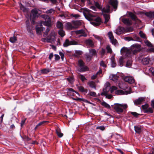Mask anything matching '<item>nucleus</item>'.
Returning a JSON list of instances; mask_svg holds the SVG:
<instances>
[{
	"label": "nucleus",
	"instance_id": "1",
	"mask_svg": "<svg viewBox=\"0 0 154 154\" xmlns=\"http://www.w3.org/2000/svg\"><path fill=\"white\" fill-rule=\"evenodd\" d=\"M140 50V45L138 44H135L132 45L130 48L123 47L121 50V53L123 56L129 57L135 54Z\"/></svg>",
	"mask_w": 154,
	"mask_h": 154
},
{
	"label": "nucleus",
	"instance_id": "2",
	"mask_svg": "<svg viewBox=\"0 0 154 154\" xmlns=\"http://www.w3.org/2000/svg\"><path fill=\"white\" fill-rule=\"evenodd\" d=\"M91 12L87 10L83 14L85 18L90 21L91 24L95 26L99 25L101 23V19L99 17H96Z\"/></svg>",
	"mask_w": 154,
	"mask_h": 154
},
{
	"label": "nucleus",
	"instance_id": "3",
	"mask_svg": "<svg viewBox=\"0 0 154 154\" xmlns=\"http://www.w3.org/2000/svg\"><path fill=\"white\" fill-rule=\"evenodd\" d=\"M114 107L115 110L119 114H120L123 112L124 110L126 109L128 107V105L126 104L115 103Z\"/></svg>",
	"mask_w": 154,
	"mask_h": 154
},
{
	"label": "nucleus",
	"instance_id": "4",
	"mask_svg": "<svg viewBox=\"0 0 154 154\" xmlns=\"http://www.w3.org/2000/svg\"><path fill=\"white\" fill-rule=\"evenodd\" d=\"M78 66L80 67L79 71L80 72H84L88 70V68L86 66H84V63L82 60L78 61Z\"/></svg>",
	"mask_w": 154,
	"mask_h": 154
},
{
	"label": "nucleus",
	"instance_id": "5",
	"mask_svg": "<svg viewBox=\"0 0 154 154\" xmlns=\"http://www.w3.org/2000/svg\"><path fill=\"white\" fill-rule=\"evenodd\" d=\"M108 35L110 40L111 42L113 45H117V40L114 38L112 32H109L108 33Z\"/></svg>",
	"mask_w": 154,
	"mask_h": 154
},
{
	"label": "nucleus",
	"instance_id": "6",
	"mask_svg": "<svg viewBox=\"0 0 154 154\" xmlns=\"http://www.w3.org/2000/svg\"><path fill=\"white\" fill-rule=\"evenodd\" d=\"M55 34L54 31H52L50 35V38H45L42 39L43 41H46L47 42H50L51 40L53 41L55 38Z\"/></svg>",
	"mask_w": 154,
	"mask_h": 154
},
{
	"label": "nucleus",
	"instance_id": "7",
	"mask_svg": "<svg viewBox=\"0 0 154 154\" xmlns=\"http://www.w3.org/2000/svg\"><path fill=\"white\" fill-rule=\"evenodd\" d=\"M124 80L129 84H133L135 83V80L132 76H127L123 78Z\"/></svg>",
	"mask_w": 154,
	"mask_h": 154
},
{
	"label": "nucleus",
	"instance_id": "8",
	"mask_svg": "<svg viewBox=\"0 0 154 154\" xmlns=\"http://www.w3.org/2000/svg\"><path fill=\"white\" fill-rule=\"evenodd\" d=\"M77 42L74 41H70L68 39H66L65 42L63 44V46L64 47H67L68 46L71 45H77Z\"/></svg>",
	"mask_w": 154,
	"mask_h": 154
},
{
	"label": "nucleus",
	"instance_id": "9",
	"mask_svg": "<svg viewBox=\"0 0 154 154\" xmlns=\"http://www.w3.org/2000/svg\"><path fill=\"white\" fill-rule=\"evenodd\" d=\"M139 60H141V62L143 64L146 65L149 63V61L150 60V59L149 57H140Z\"/></svg>",
	"mask_w": 154,
	"mask_h": 154
},
{
	"label": "nucleus",
	"instance_id": "10",
	"mask_svg": "<svg viewBox=\"0 0 154 154\" xmlns=\"http://www.w3.org/2000/svg\"><path fill=\"white\" fill-rule=\"evenodd\" d=\"M145 100V98L143 97H140L138 99H136L134 101V103L135 105H140Z\"/></svg>",
	"mask_w": 154,
	"mask_h": 154
},
{
	"label": "nucleus",
	"instance_id": "11",
	"mask_svg": "<svg viewBox=\"0 0 154 154\" xmlns=\"http://www.w3.org/2000/svg\"><path fill=\"white\" fill-rule=\"evenodd\" d=\"M41 11L38 9L34 8L32 10L31 12L32 15L33 17L35 18L37 16L38 13H41Z\"/></svg>",
	"mask_w": 154,
	"mask_h": 154
},
{
	"label": "nucleus",
	"instance_id": "12",
	"mask_svg": "<svg viewBox=\"0 0 154 154\" xmlns=\"http://www.w3.org/2000/svg\"><path fill=\"white\" fill-rule=\"evenodd\" d=\"M109 3L114 9H116L117 7L118 4L117 0H109Z\"/></svg>",
	"mask_w": 154,
	"mask_h": 154
},
{
	"label": "nucleus",
	"instance_id": "13",
	"mask_svg": "<svg viewBox=\"0 0 154 154\" xmlns=\"http://www.w3.org/2000/svg\"><path fill=\"white\" fill-rule=\"evenodd\" d=\"M116 33L117 35H120L124 33L125 31V29L122 27H119L116 30Z\"/></svg>",
	"mask_w": 154,
	"mask_h": 154
},
{
	"label": "nucleus",
	"instance_id": "14",
	"mask_svg": "<svg viewBox=\"0 0 154 154\" xmlns=\"http://www.w3.org/2000/svg\"><path fill=\"white\" fill-rule=\"evenodd\" d=\"M77 34H80V36H84L86 37L87 36V34L85 33V31L83 29L76 30L75 31Z\"/></svg>",
	"mask_w": 154,
	"mask_h": 154
},
{
	"label": "nucleus",
	"instance_id": "15",
	"mask_svg": "<svg viewBox=\"0 0 154 154\" xmlns=\"http://www.w3.org/2000/svg\"><path fill=\"white\" fill-rule=\"evenodd\" d=\"M122 21L127 26H130L132 23L131 20L128 18H123L122 19Z\"/></svg>",
	"mask_w": 154,
	"mask_h": 154
},
{
	"label": "nucleus",
	"instance_id": "16",
	"mask_svg": "<svg viewBox=\"0 0 154 154\" xmlns=\"http://www.w3.org/2000/svg\"><path fill=\"white\" fill-rule=\"evenodd\" d=\"M111 8L110 6L107 5L103 8L102 11L103 13H110L111 12Z\"/></svg>",
	"mask_w": 154,
	"mask_h": 154
},
{
	"label": "nucleus",
	"instance_id": "17",
	"mask_svg": "<svg viewBox=\"0 0 154 154\" xmlns=\"http://www.w3.org/2000/svg\"><path fill=\"white\" fill-rule=\"evenodd\" d=\"M85 43L89 47L93 48L94 47V43L93 42L91 39H88L85 41Z\"/></svg>",
	"mask_w": 154,
	"mask_h": 154
},
{
	"label": "nucleus",
	"instance_id": "18",
	"mask_svg": "<svg viewBox=\"0 0 154 154\" xmlns=\"http://www.w3.org/2000/svg\"><path fill=\"white\" fill-rule=\"evenodd\" d=\"M75 91L72 88H69L68 89L67 91V94L68 95L74 96H75Z\"/></svg>",
	"mask_w": 154,
	"mask_h": 154
},
{
	"label": "nucleus",
	"instance_id": "19",
	"mask_svg": "<svg viewBox=\"0 0 154 154\" xmlns=\"http://www.w3.org/2000/svg\"><path fill=\"white\" fill-rule=\"evenodd\" d=\"M109 78L111 80L116 82L118 80L119 76L116 75H111L109 76Z\"/></svg>",
	"mask_w": 154,
	"mask_h": 154
},
{
	"label": "nucleus",
	"instance_id": "20",
	"mask_svg": "<svg viewBox=\"0 0 154 154\" xmlns=\"http://www.w3.org/2000/svg\"><path fill=\"white\" fill-rule=\"evenodd\" d=\"M43 24L45 26H50L51 25V19L50 17H48L47 19H45V21L43 23Z\"/></svg>",
	"mask_w": 154,
	"mask_h": 154
},
{
	"label": "nucleus",
	"instance_id": "21",
	"mask_svg": "<svg viewBox=\"0 0 154 154\" xmlns=\"http://www.w3.org/2000/svg\"><path fill=\"white\" fill-rule=\"evenodd\" d=\"M145 15L149 18H154V11L146 12L145 13Z\"/></svg>",
	"mask_w": 154,
	"mask_h": 154
},
{
	"label": "nucleus",
	"instance_id": "22",
	"mask_svg": "<svg viewBox=\"0 0 154 154\" xmlns=\"http://www.w3.org/2000/svg\"><path fill=\"white\" fill-rule=\"evenodd\" d=\"M134 130L136 133L140 134L142 131L141 127L140 126H134Z\"/></svg>",
	"mask_w": 154,
	"mask_h": 154
},
{
	"label": "nucleus",
	"instance_id": "23",
	"mask_svg": "<svg viewBox=\"0 0 154 154\" xmlns=\"http://www.w3.org/2000/svg\"><path fill=\"white\" fill-rule=\"evenodd\" d=\"M119 86L120 88L124 90H125L128 88L127 85L124 83H119Z\"/></svg>",
	"mask_w": 154,
	"mask_h": 154
},
{
	"label": "nucleus",
	"instance_id": "24",
	"mask_svg": "<svg viewBox=\"0 0 154 154\" xmlns=\"http://www.w3.org/2000/svg\"><path fill=\"white\" fill-rule=\"evenodd\" d=\"M48 122V121H45L40 122L35 126V129H37L39 126H43L45 125L46 123Z\"/></svg>",
	"mask_w": 154,
	"mask_h": 154
},
{
	"label": "nucleus",
	"instance_id": "25",
	"mask_svg": "<svg viewBox=\"0 0 154 154\" xmlns=\"http://www.w3.org/2000/svg\"><path fill=\"white\" fill-rule=\"evenodd\" d=\"M89 52L91 55L95 56L97 54V52L96 50L94 49H90L89 50Z\"/></svg>",
	"mask_w": 154,
	"mask_h": 154
},
{
	"label": "nucleus",
	"instance_id": "26",
	"mask_svg": "<svg viewBox=\"0 0 154 154\" xmlns=\"http://www.w3.org/2000/svg\"><path fill=\"white\" fill-rule=\"evenodd\" d=\"M103 15L105 19L104 23H106L110 18V15L109 14L104 13H103Z\"/></svg>",
	"mask_w": 154,
	"mask_h": 154
},
{
	"label": "nucleus",
	"instance_id": "27",
	"mask_svg": "<svg viewBox=\"0 0 154 154\" xmlns=\"http://www.w3.org/2000/svg\"><path fill=\"white\" fill-rule=\"evenodd\" d=\"M88 84L91 88L96 89L95 83L94 82L92 81H89L88 82Z\"/></svg>",
	"mask_w": 154,
	"mask_h": 154
},
{
	"label": "nucleus",
	"instance_id": "28",
	"mask_svg": "<svg viewBox=\"0 0 154 154\" xmlns=\"http://www.w3.org/2000/svg\"><path fill=\"white\" fill-rule=\"evenodd\" d=\"M102 70L101 69H100L99 71L98 72H97L96 74H94L93 75H92L91 76V79H95L97 78V75H100V74L102 73Z\"/></svg>",
	"mask_w": 154,
	"mask_h": 154
},
{
	"label": "nucleus",
	"instance_id": "29",
	"mask_svg": "<svg viewBox=\"0 0 154 154\" xmlns=\"http://www.w3.org/2000/svg\"><path fill=\"white\" fill-rule=\"evenodd\" d=\"M101 95H104L106 96V97L108 99H110L112 97V96L111 94H107V92L104 91L101 93Z\"/></svg>",
	"mask_w": 154,
	"mask_h": 154
},
{
	"label": "nucleus",
	"instance_id": "30",
	"mask_svg": "<svg viewBox=\"0 0 154 154\" xmlns=\"http://www.w3.org/2000/svg\"><path fill=\"white\" fill-rule=\"evenodd\" d=\"M124 59V57H121L119 58V65L121 66H123V63H124L123 60Z\"/></svg>",
	"mask_w": 154,
	"mask_h": 154
},
{
	"label": "nucleus",
	"instance_id": "31",
	"mask_svg": "<svg viewBox=\"0 0 154 154\" xmlns=\"http://www.w3.org/2000/svg\"><path fill=\"white\" fill-rule=\"evenodd\" d=\"M129 15L131 17V18L134 21H136L137 19V18L136 16L131 12L129 13Z\"/></svg>",
	"mask_w": 154,
	"mask_h": 154
},
{
	"label": "nucleus",
	"instance_id": "32",
	"mask_svg": "<svg viewBox=\"0 0 154 154\" xmlns=\"http://www.w3.org/2000/svg\"><path fill=\"white\" fill-rule=\"evenodd\" d=\"M85 58L87 62H89L92 59V56L90 54H86L85 55Z\"/></svg>",
	"mask_w": 154,
	"mask_h": 154
},
{
	"label": "nucleus",
	"instance_id": "33",
	"mask_svg": "<svg viewBox=\"0 0 154 154\" xmlns=\"http://www.w3.org/2000/svg\"><path fill=\"white\" fill-rule=\"evenodd\" d=\"M56 26L57 28L62 29L63 28V25L62 23L58 21L56 24Z\"/></svg>",
	"mask_w": 154,
	"mask_h": 154
},
{
	"label": "nucleus",
	"instance_id": "34",
	"mask_svg": "<svg viewBox=\"0 0 154 154\" xmlns=\"http://www.w3.org/2000/svg\"><path fill=\"white\" fill-rule=\"evenodd\" d=\"M79 90L82 92L87 93L88 91V90L86 89H85L84 87L82 86H79L78 88Z\"/></svg>",
	"mask_w": 154,
	"mask_h": 154
},
{
	"label": "nucleus",
	"instance_id": "35",
	"mask_svg": "<svg viewBox=\"0 0 154 154\" xmlns=\"http://www.w3.org/2000/svg\"><path fill=\"white\" fill-rule=\"evenodd\" d=\"M58 33L61 37H63L65 35V32L62 29H60L58 31Z\"/></svg>",
	"mask_w": 154,
	"mask_h": 154
},
{
	"label": "nucleus",
	"instance_id": "36",
	"mask_svg": "<svg viewBox=\"0 0 154 154\" xmlns=\"http://www.w3.org/2000/svg\"><path fill=\"white\" fill-rule=\"evenodd\" d=\"M17 40V38L16 37L14 36L10 38L9 41L11 43H14Z\"/></svg>",
	"mask_w": 154,
	"mask_h": 154
},
{
	"label": "nucleus",
	"instance_id": "37",
	"mask_svg": "<svg viewBox=\"0 0 154 154\" xmlns=\"http://www.w3.org/2000/svg\"><path fill=\"white\" fill-rule=\"evenodd\" d=\"M36 31L37 33L38 34H40L42 31V28L41 27H36Z\"/></svg>",
	"mask_w": 154,
	"mask_h": 154
},
{
	"label": "nucleus",
	"instance_id": "38",
	"mask_svg": "<svg viewBox=\"0 0 154 154\" xmlns=\"http://www.w3.org/2000/svg\"><path fill=\"white\" fill-rule=\"evenodd\" d=\"M50 70L48 69H45L41 70V72L43 74H46L49 72Z\"/></svg>",
	"mask_w": 154,
	"mask_h": 154
},
{
	"label": "nucleus",
	"instance_id": "39",
	"mask_svg": "<svg viewBox=\"0 0 154 154\" xmlns=\"http://www.w3.org/2000/svg\"><path fill=\"white\" fill-rule=\"evenodd\" d=\"M56 131L57 135L59 137H61L63 136V134L60 132L59 128H57L56 130Z\"/></svg>",
	"mask_w": 154,
	"mask_h": 154
},
{
	"label": "nucleus",
	"instance_id": "40",
	"mask_svg": "<svg viewBox=\"0 0 154 154\" xmlns=\"http://www.w3.org/2000/svg\"><path fill=\"white\" fill-rule=\"evenodd\" d=\"M115 93L116 94L118 95H122L125 94L124 91L122 90H118L116 91Z\"/></svg>",
	"mask_w": 154,
	"mask_h": 154
},
{
	"label": "nucleus",
	"instance_id": "41",
	"mask_svg": "<svg viewBox=\"0 0 154 154\" xmlns=\"http://www.w3.org/2000/svg\"><path fill=\"white\" fill-rule=\"evenodd\" d=\"M94 5L96 7V8L99 9H101V5L98 2L94 1Z\"/></svg>",
	"mask_w": 154,
	"mask_h": 154
},
{
	"label": "nucleus",
	"instance_id": "42",
	"mask_svg": "<svg viewBox=\"0 0 154 154\" xmlns=\"http://www.w3.org/2000/svg\"><path fill=\"white\" fill-rule=\"evenodd\" d=\"M20 9L22 10L24 12H27L28 10L22 5L21 4L20 5Z\"/></svg>",
	"mask_w": 154,
	"mask_h": 154
},
{
	"label": "nucleus",
	"instance_id": "43",
	"mask_svg": "<svg viewBox=\"0 0 154 154\" xmlns=\"http://www.w3.org/2000/svg\"><path fill=\"white\" fill-rule=\"evenodd\" d=\"M101 104L103 106L105 107L108 108H110V106L107 103H106V102L104 101L103 102L101 103Z\"/></svg>",
	"mask_w": 154,
	"mask_h": 154
},
{
	"label": "nucleus",
	"instance_id": "44",
	"mask_svg": "<svg viewBox=\"0 0 154 154\" xmlns=\"http://www.w3.org/2000/svg\"><path fill=\"white\" fill-rule=\"evenodd\" d=\"M145 43V44L148 47H152V45L151 44V43L148 40H145L144 41Z\"/></svg>",
	"mask_w": 154,
	"mask_h": 154
},
{
	"label": "nucleus",
	"instance_id": "45",
	"mask_svg": "<svg viewBox=\"0 0 154 154\" xmlns=\"http://www.w3.org/2000/svg\"><path fill=\"white\" fill-rule=\"evenodd\" d=\"M145 112L146 113H153V110L150 107H149L145 111Z\"/></svg>",
	"mask_w": 154,
	"mask_h": 154
},
{
	"label": "nucleus",
	"instance_id": "46",
	"mask_svg": "<svg viewBox=\"0 0 154 154\" xmlns=\"http://www.w3.org/2000/svg\"><path fill=\"white\" fill-rule=\"evenodd\" d=\"M133 41H135L137 42H140V38L137 35H134L133 37Z\"/></svg>",
	"mask_w": 154,
	"mask_h": 154
},
{
	"label": "nucleus",
	"instance_id": "47",
	"mask_svg": "<svg viewBox=\"0 0 154 154\" xmlns=\"http://www.w3.org/2000/svg\"><path fill=\"white\" fill-rule=\"evenodd\" d=\"M79 78L82 82H84L85 80H86L85 76L81 74H79Z\"/></svg>",
	"mask_w": 154,
	"mask_h": 154
},
{
	"label": "nucleus",
	"instance_id": "48",
	"mask_svg": "<svg viewBox=\"0 0 154 154\" xmlns=\"http://www.w3.org/2000/svg\"><path fill=\"white\" fill-rule=\"evenodd\" d=\"M132 64V62L130 60H128L126 63V66L127 67H130Z\"/></svg>",
	"mask_w": 154,
	"mask_h": 154
},
{
	"label": "nucleus",
	"instance_id": "49",
	"mask_svg": "<svg viewBox=\"0 0 154 154\" xmlns=\"http://www.w3.org/2000/svg\"><path fill=\"white\" fill-rule=\"evenodd\" d=\"M139 34H140V36L142 38H146V36H145V34L141 31H140L139 32Z\"/></svg>",
	"mask_w": 154,
	"mask_h": 154
},
{
	"label": "nucleus",
	"instance_id": "50",
	"mask_svg": "<svg viewBox=\"0 0 154 154\" xmlns=\"http://www.w3.org/2000/svg\"><path fill=\"white\" fill-rule=\"evenodd\" d=\"M117 89V88L115 86H112L110 89V92L112 93L114 90H116Z\"/></svg>",
	"mask_w": 154,
	"mask_h": 154
},
{
	"label": "nucleus",
	"instance_id": "51",
	"mask_svg": "<svg viewBox=\"0 0 154 154\" xmlns=\"http://www.w3.org/2000/svg\"><path fill=\"white\" fill-rule=\"evenodd\" d=\"M149 72H151L152 75L154 76V68L151 67L149 69Z\"/></svg>",
	"mask_w": 154,
	"mask_h": 154
},
{
	"label": "nucleus",
	"instance_id": "52",
	"mask_svg": "<svg viewBox=\"0 0 154 154\" xmlns=\"http://www.w3.org/2000/svg\"><path fill=\"white\" fill-rule=\"evenodd\" d=\"M66 26L68 28L70 29H72L74 27L72 25V24L69 23H67L66 24Z\"/></svg>",
	"mask_w": 154,
	"mask_h": 154
},
{
	"label": "nucleus",
	"instance_id": "53",
	"mask_svg": "<svg viewBox=\"0 0 154 154\" xmlns=\"http://www.w3.org/2000/svg\"><path fill=\"white\" fill-rule=\"evenodd\" d=\"M50 30V28L49 27L47 28L45 32L44 33L43 36L44 37L48 35V32Z\"/></svg>",
	"mask_w": 154,
	"mask_h": 154
},
{
	"label": "nucleus",
	"instance_id": "54",
	"mask_svg": "<svg viewBox=\"0 0 154 154\" xmlns=\"http://www.w3.org/2000/svg\"><path fill=\"white\" fill-rule=\"evenodd\" d=\"M59 54L61 56V58L62 61H64V54L63 52L60 51Z\"/></svg>",
	"mask_w": 154,
	"mask_h": 154
},
{
	"label": "nucleus",
	"instance_id": "55",
	"mask_svg": "<svg viewBox=\"0 0 154 154\" xmlns=\"http://www.w3.org/2000/svg\"><path fill=\"white\" fill-rule=\"evenodd\" d=\"M114 59L113 58L111 60V66L112 67H114L116 66V63L114 61Z\"/></svg>",
	"mask_w": 154,
	"mask_h": 154
},
{
	"label": "nucleus",
	"instance_id": "56",
	"mask_svg": "<svg viewBox=\"0 0 154 154\" xmlns=\"http://www.w3.org/2000/svg\"><path fill=\"white\" fill-rule=\"evenodd\" d=\"M105 129V127L103 126H97L96 128V129H100L102 131H103Z\"/></svg>",
	"mask_w": 154,
	"mask_h": 154
},
{
	"label": "nucleus",
	"instance_id": "57",
	"mask_svg": "<svg viewBox=\"0 0 154 154\" xmlns=\"http://www.w3.org/2000/svg\"><path fill=\"white\" fill-rule=\"evenodd\" d=\"M93 35L96 39H97L99 41H100V42L101 41L102 38L101 37H100L99 36L95 35Z\"/></svg>",
	"mask_w": 154,
	"mask_h": 154
},
{
	"label": "nucleus",
	"instance_id": "58",
	"mask_svg": "<svg viewBox=\"0 0 154 154\" xmlns=\"http://www.w3.org/2000/svg\"><path fill=\"white\" fill-rule=\"evenodd\" d=\"M89 95L93 97L96 96V93L94 92H90L89 93Z\"/></svg>",
	"mask_w": 154,
	"mask_h": 154
},
{
	"label": "nucleus",
	"instance_id": "59",
	"mask_svg": "<svg viewBox=\"0 0 154 154\" xmlns=\"http://www.w3.org/2000/svg\"><path fill=\"white\" fill-rule=\"evenodd\" d=\"M100 65L104 68H105L106 66V65L105 63L103 61H101L100 63Z\"/></svg>",
	"mask_w": 154,
	"mask_h": 154
},
{
	"label": "nucleus",
	"instance_id": "60",
	"mask_svg": "<svg viewBox=\"0 0 154 154\" xmlns=\"http://www.w3.org/2000/svg\"><path fill=\"white\" fill-rule=\"evenodd\" d=\"M143 109L144 110V111L149 108V106L148 104L143 105L142 106Z\"/></svg>",
	"mask_w": 154,
	"mask_h": 154
},
{
	"label": "nucleus",
	"instance_id": "61",
	"mask_svg": "<svg viewBox=\"0 0 154 154\" xmlns=\"http://www.w3.org/2000/svg\"><path fill=\"white\" fill-rule=\"evenodd\" d=\"M66 79L68 80V81L71 83H72L73 82V79L72 77H69L66 78Z\"/></svg>",
	"mask_w": 154,
	"mask_h": 154
},
{
	"label": "nucleus",
	"instance_id": "62",
	"mask_svg": "<svg viewBox=\"0 0 154 154\" xmlns=\"http://www.w3.org/2000/svg\"><path fill=\"white\" fill-rule=\"evenodd\" d=\"M54 9L52 8H51L46 11V13L47 14H51L54 12Z\"/></svg>",
	"mask_w": 154,
	"mask_h": 154
},
{
	"label": "nucleus",
	"instance_id": "63",
	"mask_svg": "<svg viewBox=\"0 0 154 154\" xmlns=\"http://www.w3.org/2000/svg\"><path fill=\"white\" fill-rule=\"evenodd\" d=\"M130 113L135 117H137L139 114L135 112H130Z\"/></svg>",
	"mask_w": 154,
	"mask_h": 154
},
{
	"label": "nucleus",
	"instance_id": "64",
	"mask_svg": "<svg viewBox=\"0 0 154 154\" xmlns=\"http://www.w3.org/2000/svg\"><path fill=\"white\" fill-rule=\"evenodd\" d=\"M55 56V60H58L60 59V57L58 54H55L54 55Z\"/></svg>",
	"mask_w": 154,
	"mask_h": 154
}]
</instances>
